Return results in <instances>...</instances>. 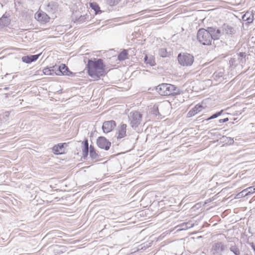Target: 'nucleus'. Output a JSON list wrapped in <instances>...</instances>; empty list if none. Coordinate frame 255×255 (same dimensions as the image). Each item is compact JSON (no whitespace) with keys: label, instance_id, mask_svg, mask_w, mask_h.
I'll return each mask as SVG.
<instances>
[{"label":"nucleus","instance_id":"f257e3e1","mask_svg":"<svg viewBox=\"0 0 255 255\" xmlns=\"http://www.w3.org/2000/svg\"><path fill=\"white\" fill-rule=\"evenodd\" d=\"M88 73L89 76L98 80L104 72V65L101 59L89 60L87 64Z\"/></svg>","mask_w":255,"mask_h":255},{"label":"nucleus","instance_id":"f03ea898","mask_svg":"<svg viewBox=\"0 0 255 255\" xmlns=\"http://www.w3.org/2000/svg\"><path fill=\"white\" fill-rule=\"evenodd\" d=\"M156 91L162 96H169L179 94V90L174 85L163 83L156 88Z\"/></svg>","mask_w":255,"mask_h":255},{"label":"nucleus","instance_id":"7ed1b4c3","mask_svg":"<svg viewBox=\"0 0 255 255\" xmlns=\"http://www.w3.org/2000/svg\"><path fill=\"white\" fill-rule=\"evenodd\" d=\"M197 37L199 42L203 45H209L211 44L212 37L208 28L207 29H200L198 31Z\"/></svg>","mask_w":255,"mask_h":255},{"label":"nucleus","instance_id":"20e7f679","mask_svg":"<svg viewBox=\"0 0 255 255\" xmlns=\"http://www.w3.org/2000/svg\"><path fill=\"white\" fill-rule=\"evenodd\" d=\"M178 61L179 64L182 66H190L193 63L194 57L187 53H180L178 55Z\"/></svg>","mask_w":255,"mask_h":255},{"label":"nucleus","instance_id":"39448f33","mask_svg":"<svg viewBox=\"0 0 255 255\" xmlns=\"http://www.w3.org/2000/svg\"><path fill=\"white\" fill-rule=\"evenodd\" d=\"M142 116L138 112H130L128 116V120L132 128H136L140 124Z\"/></svg>","mask_w":255,"mask_h":255},{"label":"nucleus","instance_id":"423d86ee","mask_svg":"<svg viewBox=\"0 0 255 255\" xmlns=\"http://www.w3.org/2000/svg\"><path fill=\"white\" fill-rule=\"evenodd\" d=\"M97 143L99 147L108 150L111 146V142L108 141L104 137H99L97 140Z\"/></svg>","mask_w":255,"mask_h":255},{"label":"nucleus","instance_id":"0eeeda50","mask_svg":"<svg viewBox=\"0 0 255 255\" xmlns=\"http://www.w3.org/2000/svg\"><path fill=\"white\" fill-rule=\"evenodd\" d=\"M116 126V122L114 121H109L103 123L102 128L105 133H109Z\"/></svg>","mask_w":255,"mask_h":255},{"label":"nucleus","instance_id":"6e6552de","mask_svg":"<svg viewBox=\"0 0 255 255\" xmlns=\"http://www.w3.org/2000/svg\"><path fill=\"white\" fill-rule=\"evenodd\" d=\"M169 104L167 102H163L160 103L158 106H154L153 108V112L155 115H157L156 112L158 113V115H161L163 114V112L162 111V109L165 107H168Z\"/></svg>","mask_w":255,"mask_h":255},{"label":"nucleus","instance_id":"1a4fd4ad","mask_svg":"<svg viewBox=\"0 0 255 255\" xmlns=\"http://www.w3.org/2000/svg\"><path fill=\"white\" fill-rule=\"evenodd\" d=\"M35 18L38 21L44 22L48 21L49 19L48 15L42 11H37L35 14Z\"/></svg>","mask_w":255,"mask_h":255},{"label":"nucleus","instance_id":"9d476101","mask_svg":"<svg viewBox=\"0 0 255 255\" xmlns=\"http://www.w3.org/2000/svg\"><path fill=\"white\" fill-rule=\"evenodd\" d=\"M210 34L212 37V40L219 39L221 36L222 32L219 29H216L214 27H208Z\"/></svg>","mask_w":255,"mask_h":255},{"label":"nucleus","instance_id":"9b49d317","mask_svg":"<svg viewBox=\"0 0 255 255\" xmlns=\"http://www.w3.org/2000/svg\"><path fill=\"white\" fill-rule=\"evenodd\" d=\"M58 4L56 2L51 1L46 5L45 9L49 12L54 13L57 9Z\"/></svg>","mask_w":255,"mask_h":255},{"label":"nucleus","instance_id":"f8f14e48","mask_svg":"<svg viewBox=\"0 0 255 255\" xmlns=\"http://www.w3.org/2000/svg\"><path fill=\"white\" fill-rule=\"evenodd\" d=\"M126 128L127 125L126 124H121L118 128V138H122L125 137L126 135Z\"/></svg>","mask_w":255,"mask_h":255},{"label":"nucleus","instance_id":"ddd939ff","mask_svg":"<svg viewBox=\"0 0 255 255\" xmlns=\"http://www.w3.org/2000/svg\"><path fill=\"white\" fill-rule=\"evenodd\" d=\"M204 109L201 105H196L192 110H191L188 113L189 117L194 116L197 113L201 112Z\"/></svg>","mask_w":255,"mask_h":255},{"label":"nucleus","instance_id":"4468645a","mask_svg":"<svg viewBox=\"0 0 255 255\" xmlns=\"http://www.w3.org/2000/svg\"><path fill=\"white\" fill-rule=\"evenodd\" d=\"M243 21H246L248 23H251L254 20V15L252 12H247L242 16Z\"/></svg>","mask_w":255,"mask_h":255},{"label":"nucleus","instance_id":"2eb2a0df","mask_svg":"<svg viewBox=\"0 0 255 255\" xmlns=\"http://www.w3.org/2000/svg\"><path fill=\"white\" fill-rule=\"evenodd\" d=\"M59 75H69L70 71L68 70V67L64 64H61L58 66Z\"/></svg>","mask_w":255,"mask_h":255},{"label":"nucleus","instance_id":"dca6fc26","mask_svg":"<svg viewBox=\"0 0 255 255\" xmlns=\"http://www.w3.org/2000/svg\"><path fill=\"white\" fill-rule=\"evenodd\" d=\"M223 31L227 34H233L235 32V30L233 27L225 24L223 25Z\"/></svg>","mask_w":255,"mask_h":255},{"label":"nucleus","instance_id":"f3484780","mask_svg":"<svg viewBox=\"0 0 255 255\" xmlns=\"http://www.w3.org/2000/svg\"><path fill=\"white\" fill-rule=\"evenodd\" d=\"M214 249L218 253L223 252L225 250V246L222 243H216L213 246Z\"/></svg>","mask_w":255,"mask_h":255},{"label":"nucleus","instance_id":"a211bd4d","mask_svg":"<svg viewBox=\"0 0 255 255\" xmlns=\"http://www.w3.org/2000/svg\"><path fill=\"white\" fill-rule=\"evenodd\" d=\"M193 226V224H192L191 223H190V222L184 223H183L182 225H181V226H180V227H181V228L178 229L177 230V231L186 230L189 228H192Z\"/></svg>","mask_w":255,"mask_h":255},{"label":"nucleus","instance_id":"6ab92c4d","mask_svg":"<svg viewBox=\"0 0 255 255\" xmlns=\"http://www.w3.org/2000/svg\"><path fill=\"white\" fill-rule=\"evenodd\" d=\"M128 53L127 50H124L121 52L118 57V60L120 61L125 60L128 59Z\"/></svg>","mask_w":255,"mask_h":255},{"label":"nucleus","instance_id":"aec40b11","mask_svg":"<svg viewBox=\"0 0 255 255\" xmlns=\"http://www.w3.org/2000/svg\"><path fill=\"white\" fill-rule=\"evenodd\" d=\"M63 147V144H58L56 145H55L53 147V151L54 153L56 154H59L60 153V150H61Z\"/></svg>","mask_w":255,"mask_h":255},{"label":"nucleus","instance_id":"412c9836","mask_svg":"<svg viewBox=\"0 0 255 255\" xmlns=\"http://www.w3.org/2000/svg\"><path fill=\"white\" fill-rule=\"evenodd\" d=\"M90 156L93 159L98 157V154L95 152L94 147L91 145L90 146Z\"/></svg>","mask_w":255,"mask_h":255},{"label":"nucleus","instance_id":"4be33fe9","mask_svg":"<svg viewBox=\"0 0 255 255\" xmlns=\"http://www.w3.org/2000/svg\"><path fill=\"white\" fill-rule=\"evenodd\" d=\"M51 73H52V75H59V72H58V66L55 65L50 67H49Z\"/></svg>","mask_w":255,"mask_h":255},{"label":"nucleus","instance_id":"5701e85b","mask_svg":"<svg viewBox=\"0 0 255 255\" xmlns=\"http://www.w3.org/2000/svg\"><path fill=\"white\" fill-rule=\"evenodd\" d=\"M144 61L146 64H148L150 66L154 65V61L153 60L152 57L148 58L147 56H145L144 58Z\"/></svg>","mask_w":255,"mask_h":255},{"label":"nucleus","instance_id":"b1692460","mask_svg":"<svg viewBox=\"0 0 255 255\" xmlns=\"http://www.w3.org/2000/svg\"><path fill=\"white\" fill-rule=\"evenodd\" d=\"M230 251L234 253L235 255H240L239 249L236 246H232L230 247Z\"/></svg>","mask_w":255,"mask_h":255},{"label":"nucleus","instance_id":"393cba45","mask_svg":"<svg viewBox=\"0 0 255 255\" xmlns=\"http://www.w3.org/2000/svg\"><path fill=\"white\" fill-rule=\"evenodd\" d=\"M159 54L162 57H166L168 55V53L165 48L160 49L159 50Z\"/></svg>","mask_w":255,"mask_h":255},{"label":"nucleus","instance_id":"a878e982","mask_svg":"<svg viewBox=\"0 0 255 255\" xmlns=\"http://www.w3.org/2000/svg\"><path fill=\"white\" fill-rule=\"evenodd\" d=\"M223 111V110H221V111L213 114L212 116H211L210 118H208L206 120L209 121V120L218 118L219 116H220L222 114Z\"/></svg>","mask_w":255,"mask_h":255},{"label":"nucleus","instance_id":"bb28decb","mask_svg":"<svg viewBox=\"0 0 255 255\" xmlns=\"http://www.w3.org/2000/svg\"><path fill=\"white\" fill-rule=\"evenodd\" d=\"M239 58L241 60L242 63H244L246 62V54L245 52H240L239 54Z\"/></svg>","mask_w":255,"mask_h":255},{"label":"nucleus","instance_id":"cd10ccee","mask_svg":"<svg viewBox=\"0 0 255 255\" xmlns=\"http://www.w3.org/2000/svg\"><path fill=\"white\" fill-rule=\"evenodd\" d=\"M247 189L248 191L245 195H249L255 192V188L254 187H250L247 188Z\"/></svg>","mask_w":255,"mask_h":255},{"label":"nucleus","instance_id":"c85d7f7f","mask_svg":"<svg viewBox=\"0 0 255 255\" xmlns=\"http://www.w3.org/2000/svg\"><path fill=\"white\" fill-rule=\"evenodd\" d=\"M90 6L95 11V12L97 13L98 12V10H99L100 9V7L99 6H98V5H97L96 3H91L90 4Z\"/></svg>","mask_w":255,"mask_h":255},{"label":"nucleus","instance_id":"c756f323","mask_svg":"<svg viewBox=\"0 0 255 255\" xmlns=\"http://www.w3.org/2000/svg\"><path fill=\"white\" fill-rule=\"evenodd\" d=\"M223 138H225V141L227 142L229 144H232L234 143L233 138L230 137H223Z\"/></svg>","mask_w":255,"mask_h":255},{"label":"nucleus","instance_id":"7c9ffc66","mask_svg":"<svg viewBox=\"0 0 255 255\" xmlns=\"http://www.w3.org/2000/svg\"><path fill=\"white\" fill-rule=\"evenodd\" d=\"M22 61L26 63H31L30 60V56H24L22 57Z\"/></svg>","mask_w":255,"mask_h":255},{"label":"nucleus","instance_id":"2f4dec72","mask_svg":"<svg viewBox=\"0 0 255 255\" xmlns=\"http://www.w3.org/2000/svg\"><path fill=\"white\" fill-rule=\"evenodd\" d=\"M119 0H107V3L111 5H114L118 3Z\"/></svg>","mask_w":255,"mask_h":255},{"label":"nucleus","instance_id":"473e14b6","mask_svg":"<svg viewBox=\"0 0 255 255\" xmlns=\"http://www.w3.org/2000/svg\"><path fill=\"white\" fill-rule=\"evenodd\" d=\"M43 73L44 75H52V73H51L50 70L49 68H44L43 70Z\"/></svg>","mask_w":255,"mask_h":255},{"label":"nucleus","instance_id":"72a5a7b5","mask_svg":"<svg viewBox=\"0 0 255 255\" xmlns=\"http://www.w3.org/2000/svg\"><path fill=\"white\" fill-rule=\"evenodd\" d=\"M248 190L247 189H244L242 192H240L238 195L237 196H238L239 198L242 197H245L247 195H245V194L247 192Z\"/></svg>","mask_w":255,"mask_h":255},{"label":"nucleus","instance_id":"f704fd0d","mask_svg":"<svg viewBox=\"0 0 255 255\" xmlns=\"http://www.w3.org/2000/svg\"><path fill=\"white\" fill-rule=\"evenodd\" d=\"M39 55H30V62H33L36 61L39 57Z\"/></svg>","mask_w":255,"mask_h":255},{"label":"nucleus","instance_id":"c9c22d12","mask_svg":"<svg viewBox=\"0 0 255 255\" xmlns=\"http://www.w3.org/2000/svg\"><path fill=\"white\" fill-rule=\"evenodd\" d=\"M89 148H84L83 149V155L84 157L87 156L88 154Z\"/></svg>","mask_w":255,"mask_h":255},{"label":"nucleus","instance_id":"e433bc0d","mask_svg":"<svg viewBox=\"0 0 255 255\" xmlns=\"http://www.w3.org/2000/svg\"><path fill=\"white\" fill-rule=\"evenodd\" d=\"M228 121H229V119L228 118H225L224 119H220V120H219V122L220 123H223L227 122Z\"/></svg>","mask_w":255,"mask_h":255},{"label":"nucleus","instance_id":"4c0bfd02","mask_svg":"<svg viewBox=\"0 0 255 255\" xmlns=\"http://www.w3.org/2000/svg\"><path fill=\"white\" fill-rule=\"evenodd\" d=\"M84 148H89V144H88V141L87 139H86V140L84 141Z\"/></svg>","mask_w":255,"mask_h":255},{"label":"nucleus","instance_id":"58836bf2","mask_svg":"<svg viewBox=\"0 0 255 255\" xmlns=\"http://www.w3.org/2000/svg\"><path fill=\"white\" fill-rule=\"evenodd\" d=\"M5 19H6V17H4V18L2 17V18H0V24L2 25V21L4 20H5Z\"/></svg>","mask_w":255,"mask_h":255},{"label":"nucleus","instance_id":"ea45409f","mask_svg":"<svg viewBox=\"0 0 255 255\" xmlns=\"http://www.w3.org/2000/svg\"><path fill=\"white\" fill-rule=\"evenodd\" d=\"M251 245L252 248L255 252V245L253 243L251 244Z\"/></svg>","mask_w":255,"mask_h":255},{"label":"nucleus","instance_id":"a19ab883","mask_svg":"<svg viewBox=\"0 0 255 255\" xmlns=\"http://www.w3.org/2000/svg\"><path fill=\"white\" fill-rule=\"evenodd\" d=\"M4 114H5V115L6 116H8L9 113H8V112H5L4 113Z\"/></svg>","mask_w":255,"mask_h":255}]
</instances>
